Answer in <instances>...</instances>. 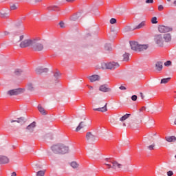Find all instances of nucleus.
I'll list each match as a JSON object with an SVG mask.
<instances>
[{"label":"nucleus","mask_w":176,"mask_h":176,"mask_svg":"<svg viewBox=\"0 0 176 176\" xmlns=\"http://www.w3.org/2000/svg\"><path fill=\"white\" fill-rule=\"evenodd\" d=\"M132 101H137V95H133L131 96Z\"/></svg>","instance_id":"43"},{"label":"nucleus","mask_w":176,"mask_h":176,"mask_svg":"<svg viewBox=\"0 0 176 176\" xmlns=\"http://www.w3.org/2000/svg\"><path fill=\"white\" fill-rule=\"evenodd\" d=\"M129 54H124L123 55V60L124 61H129Z\"/></svg>","instance_id":"34"},{"label":"nucleus","mask_w":176,"mask_h":176,"mask_svg":"<svg viewBox=\"0 0 176 176\" xmlns=\"http://www.w3.org/2000/svg\"><path fill=\"white\" fill-rule=\"evenodd\" d=\"M0 163L3 164H6V163H9V158L6 156L0 155Z\"/></svg>","instance_id":"18"},{"label":"nucleus","mask_w":176,"mask_h":176,"mask_svg":"<svg viewBox=\"0 0 176 176\" xmlns=\"http://www.w3.org/2000/svg\"><path fill=\"white\" fill-rule=\"evenodd\" d=\"M90 82H97V80H100V76L98 75H93L89 77Z\"/></svg>","instance_id":"20"},{"label":"nucleus","mask_w":176,"mask_h":176,"mask_svg":"<svg viewBox=\"0 0 176 176\" xmlns=\"http://www.w3.org/2000/svg\"><path fill=\"white\" fill-rule=\"evenodd\" d=\"M90 157H92V158L94 157H93V153H91V154H90Z\"/></svg>","instance_id":"54"},{"label":"nucleus","mask_w":176,"mask_h":176,"mask_svg":"<svg viewBox=\"0 0 176 176\" xmlns=\"http://www.w3.org/2000/svg\"><path fill=\"white\" fill-rule=\"evenodd\" d=\"M175 158L176 159V155H175Z\"/></svg>","instance_id":"59"},{"label":"nucleus","mask_w":176,"mask_h":176,"mask_svg":"<svg viewBox=\"0 0 176 176\" xmlns=\"http://www.w3.org/2000/svg\"><path fill=\"white\" fill-rule=\"evenodd\" d=\"M104 49H105V50H111V49H112V48L111 47L110 44H106L104 46Z\"/></svg>","instance_id":"38"},{"label":"nucleus","mask_w":176,"mask_h":176,"mask_svg":"<svg viewBox=\"0 0 176 176\" xmlns=\"http://www.w3.org/2000/svg\"><path fill=\"white\" fill-rule=\"evenodd\" d=\"M171 79V78H163L161 80V84H164L166 85V83H168V82L170 81V80Z\"/></svg>","instance_id":"30"},{"label":"nucleus","mask_w":176,"mask_h":176,"mask_svg":"<svg viewBox=\"0 0 176 176\" xmlns=\"http://www.w3.org/2000/svg\"><path fill=\"white\" fill-rule=\"evenodd\" d=\"M21 93H23V89H15L8 91L7 94H8V96H19V94H21Z\"/></svg>","instance_id":"8"},{"label":"nucleus","mask_w":176,"mask_h":176,"mask_svg":"<svg viewBox=\"0 0 176 176\" xmlns=\"http://www.w3.org/2000/svg\"><path fill=\"white\" fill-rule=\"evenodd\" d=\"M140 44L138 42L135 41H131L130 42V46L131 47L132 50H134L135 52H138V46Z\"/></svg>","instance_id":"12"},{"label":"nucleus","mask_w":176,"mask_h":176,"mask_svg":"<svg viewBox=\"0 0 176 176\" xmlns=\"http://www.w3.org/2000/svg\"><path fill=\"white\" fill-rule=\"evenodd\" d=\"M112 164V170L114 171H119V170H121V168H123V164L118 162L117 161H113L111 162Z\"/></svg>","instance_id":"6"},{"label":"nucleus","mask_w":176,"mask_h":176,"mask_svg":"<svg viewBox=\"0 0 176 176\" xmlns=\"http://www.w3.org/2000/svg\"><path fill=\"white\" fill-rule=\"evenodd\" d=\"M104 164L107 166V170H111V168H112V165L111 164L104 163Z\"/></svg>","instance_id":"37"},{"label":"nucleus","mask_w":176,"mask_h":176,"mask_svg":"<svg viewBox=\"0 0 176 176\" xmlns=\"http://www.w3.org/2000/svg\"><path fill=\"white\" fill-rule=\"evenodd\" d=\"M4 34L5 35H9V32H5Z\"/></svg>","instance_id":"52"},{"label":"nucleus","mask_w":176,"mask_h":176,"mask_svg":"<svg viewBox=\"0 0 176 176\" xmlns=\"http://www.w3.org/2000/svg\"><path fill=\"white\" fill-rule=\"evenodd\" d=\"M38 109L40 113H41V115H47V111H46L45 110V108H43V107H42V105L39 104V105L38 106Z\"/></svg>","instance_id":"22"},{"label":"nucleus","mask_w":176,"mask_h":176,"mask_svg":"<svg viewBox=\"0 0 176 176\" xmlns=\"http://www.w3.org/2000/svg\"><path fill=\"white\" fill-rule=\"evenodd\" d=\"M51 149L52 152H54V153H56V155H65V153H68V151H69V147L65 146V144H58L52 146L51 147Z\"/></svg>","instance_id":"2"},{"label":"nucleus","mask_w":176,"mask_h":176,"mask_svg":"<svg viewBox=\"0 0 176 176\" xmlns=\"http://www.w3.org/2000/svg\"><path fill=\"white\" fill-rule=\"evenodd\" d=\"M67 2H74L75 0H66Z\"/></svg>","instance_id":"51"},{"label":"nucleus","mask_w":176,"mask_h":176,"mask_svg":"<svg viewBox=\"0 0 176 176\" xmlns=\"http://www.w3.org/2000/svg\"><path fill=\"white\" fill-rule=\"evenodd\" d=\"M36 127V122H33L26 127L27 133H34Z\"/></svg>","instance_id":"9"},{"label":"nucleus","mask_w":176,"mask_h":176,"mask_svg":"<svg viewBox=\"0 0 176 176\" xmlns=\"http://www.w3.org/2000/svg\"><path fill=\"white\" fill-rule=\"evenodd\" d=\"M24 39V35H21L19 37V41H23Z\"/></svg>","instance_id":"49"},{"label":"nucleus","mask_w":176,"mask_h":176,"mask_svg":"<svg viewBox=\"0 0 176 176\" xmlns=\"http://www.w3.org/2000/svg\"><path fill=\"white\" fill-rule=\"evenodd\" d=\"M166 140L168 142H174V141H176L175 136H168L166 138Z\"/></svg>","instance_id":"25"},{"label":"nucleus","mask_w":176,"mask_h":176,"mask_svg":"<svg viewBox=\"0 0 176 176\" xmlns=\"http://www.w3.org/2000/svg\"><path fill=\"white\" fill-rule=\"evenodd\" d=\"M163 9H164V8L163 7L162 5H160L158 6V10H160V12H162V10H163Z\"/></svg>","instance_id":"44"},{"label":"nucleus","mask_w":176,"mask_h":176,"mask_svg":"<svg viewBox=\"0 0 176 176\" xmlns=\"http://www.w3.org/2000/svg\"><path fill=\"white\" fill-rule=\"evenodd\" d=\"M33 42H34V40L26 39L20 43V47L24 48V47H28V46H31V47H32Z\"/></svg>","instance_id":"5"},{"label":"nucleus","mask_w":176,"mask_h":176,"mask_svg":"<svg viewBox=\"0 0 176 176\" xmlns=\"http://www.w3.org/2000/svg\"><path fill=\"white\" fill-rule=\"evenodd\" d=\"M48 10H49L50 12H53V11H54V10H57V6H50V7L48 8Z\"/></svg>","instance_id":"32"},{"label":"nucleus","mask_w":176,"mask_h":176,"mask_svg":"<svg viewBox=\"0 0 176 176\" xmlns=\"http://www.w3.org/2000/svg\"><path fill=\"white\" fill-rule=\"evenodd\" d=\"M11 123H19V124H24L25 121L23 118H17L16 120H11Z\"/></svg>","instance_id":"19"},{"label":"nucleus","mask_w":176,"mask_h":176,"mask_svg":"<svg viewBox=\"0 0 176 176\" xmlns=\"http://www.w3.org/2000/svg\"><path fill=\"white\" fill-rule=\"evenodd\" d=\"M119 63L116 62L104 63L102 64L103 69H116V68H119Z\"/></svg>","instance_id":"4"},{"label":"nucleus","mask_w":176,"mask_h":176,"mask_svg":"<svg viewBox=\"0 0 176 176\" xmlns=\"http://www.w3.org/2000/svg\"><path fill=\"white\" fill-rule=\"evenodd\" d=\"M70 166L72 167V168H78V167H79V164H78L76 162H72L70 163Z\"/></svg>","instance_id":"28"},{"label":"nucleus","mask_w":176,"mask_h":176,"mask_svg":"<svg viewBox=\"0 0 176 176\" xmlns=\"http://www.w3.org/2000/svg\"><path fill=\"white\" fill-rule=\"evenodd\" d=\"M123 126H126V124L124 123V124H123Z\"/></svg>","instance_id":"57"},{"label":"nucleus","mask_w":176,"mask_h":176,"mask_svg":"<svg viewBox=\"0 0 176 176\" xmlns=\"http://www.w3.org/2000/svg\"><path fill=\"white\" fill-rule=\"evenodd\" d=\"M119 89H120V90H126V87H124V86H120L119 87Z\"/></svg>","instance_id":"48"},{"label":"nucleus","mask_w":176,"mask_h":176,"mask_svg":"<svg viewBox=\"0 0 176 176\" xmlns=\"http://www.w3.org/2000/svg\"><path fill=\"white\" fill-rule=\"evenodd\" d=\"M164 65H165L166 67H168L169 65H171V61L168 60V61L165 62V63H164Z\"/></svg>","instance_id":"41"},{"label":"nucleus","mask_w":176,"mask_h":176,"mask_svg":"<svg viewBox=\"0 0 176 176\" xmlns=\"http://www.w3.org/2000/svg\"><path fill=\"white\" fill-rule=\"evenodd\" d=\"M131 116V114L126 113L122 117L120 118V122H124V120H127Z\"/></svg>","instance_id":"23"},{"label":"nucleus","mask_w":176,"mask_h":176,"mask_svg":"<svg viewBox=\"0 0 176 176\" xmlns=\"http://www.w3.org/2000/svg\"><path fill=\"white\" fill-rule=\"evenodd\" d=\"M173 5L176 6V0L173 2Z\"/></svg>","instance_id":"53"},{"label":"nucleus","mask_w":176,"mask_h":176,"mask_svg":"<svg viewBox=\"0 0 176 176\" xmlns=\"http://www.w3.org/2000/svg\"><path fill=\"white\" fill-rule=\"evenodd\" d=\"M155 43L157 46L162 47L163 45H164L165 42H170L171 41V34H158L155 36L154 38Z\"/></svg>","instance_id":"1"},{"label":"nucleus","mask_w":176,"mask_h":176,"mask_svg":"<svg viewBox=\"0 0 176 176\" xmlns=\"http://www.w3.org/2000/svg\"><path fill=\"white\" fill-rule=\"evenodd\" d=\"M86 127V123L85 122H80V124H78V126L76 127V131H80V130H82V129H85Z\"/></svg>","instance_id":"17"},{"label":"nucleus","mask_w":176,"mask_h":176,"mask_svg":"<svg viewBox=\"0 0 176 176\" xmlns=\"http://www.w3.org/2000/svg\"><path fill=\"white\" fill-rule=\"evenodd\" d=\"M0 16L3 19H5V17H8V16H9V12L2 11V12H0Z\"/></svg>","instance_id":"29"},{"label":"nucleus","mask_w":176,"mask_h":176,"mask_svg":"<svg viewBox=\"0 0 176 176\" xmlns=\"http://www.w3.org/2000/svg\"><path fill=\"white\" fill-rule=\"evenodd\" d=\"M158 30L160 32H170L173 31V27L171 26H164V25H160L158 27Z\"/></svg>","instance_id":"7"},{"label":"nucleus","mask_w":176,"mask_h":176,"mask_svg":"<svg viewBox=\"0 0 176 176\" xmlns=\"http://www.w3.org/2000/svg\"><path fill=\"white\" fill-rule=\"evenodd\" d=\"M101 104H102V102H100L99 105L100 107H102L94 109V111H98V112H107V111H108V108L107 107V105H108V104L104 103V105Z\"/></svg>","instance_id":"10"},{"label":"nucleus","mask_w":176,"mask_h":176,"mask_svg":"<svg viewBox=\"0 0 176 176\" xmlns=\"http://www.w3.org/2000/svg\"><path fill=\"white\" fill-rule=\"evenodd\" d=\"M17 175V174H16V172H13L12 174H11V176H16Z\"/></svg>","instance_id":"50"},{"label":"nucleus","mask_w":176,"mask_h":176,"mask_svg":"<svg viewBox=\"0 0 176 176\" xmlns=\"http://www.w3.org/2000/svg\"><path fill=\"white\" fill-rule=\"evenodd\" d=\"M19 8V6L16 4H13L10 6L11 10H16Z\"/></svg>","instance_id":"35"},{"label":"nucleus","mask_w":176,"mask_h":176,"mask_svg":"<svg viewBox=\"0 0 176 176\" xmlns=\"http://www.w3.org/2000/svg\"><path fill=\"white\" fill-rule=\"evenodd\" d=\"M60 74L59 72H56L54 74V77L52 78V81L54 83L56 84V83H58V79H60Z\"/></svg>","instance_id":"15"},{"label":"nucleus","mask_w":176,"mask_h":176,"mask_svg":"<svg viewBox=\"0 0 176 176\" xmlns=\"http://www.w3.org/2000/svg\"><path fill=\"white\" fill-rule=\"evenodd\" d=\"M99 90L100 91H103V93H108V91H111V89L108 87V85H101Z\"/></svg>","instance_id":"14"},{"label":"nucleus","mask_w":176,"mask_h":176,"mask_svg":"<svg viewBox=\"0 0 176 176\" xmlns=\"http://www.w3.org/2000/svg\"><path fill=\"white\" fill-rule=\"evenodd\" d=\"M116 19L112 18V19L110 20V24H116Z\"/></svg>","instance_id":"40"},{"label":"nucleus","mask_w":176,"mask_h":176,"mask_svg":"<svg viewBox=\"0 0 176 176\" xmlns=\"http://www.w3.org/2000/svg\"><path fill=\"white\" fill-rule=\"evenodd\" d=\"M149 47L148 44L139 45L138 48V52H144V50H146Z\"/></svg>","instance_id":"16"},{"label":"nucleus","mask_w":176,"mask_h":176,"mask_svg":"<svg viewBox=\"0 0 176 176\" xmlns=\"http://www.w3.org/2000/svg\"><path fill=\"white\" fill-rule=\"evenodd\" d=\"M47 71H49L47 68L39 67L36 69V74H37L38 75H41V74H43V72H47Z\"/></svg>","instance_id":"13"},{"label":"nucleus","mask_w":176,"mask_h":176,"mask_svg":"<svg viewBox=\"0 0 176 176\" xmlns=\"http://www.w3.org/2000/svg\"><path fill=\"white\" fill-rule=\"evenodd\" d=\"M151 23L152 24H157V18L156 16H154L151 19Z\"/></svg>","instance_id":"33"},{"label":"nucleus","mask_w":176,"mask_h":176,"mask_svg":"<svg viewBox=\"0 0 176 176\" xmlns=\"http://www.w3.org/2000/svg\"><path fill=\"white\" fill-rule=\"evenodd\" d=\"M175 98L176 99V95H175Z\"/></svg>","instance_id":"60"},{"label":"nucleus","mask_w":176,"mask_h":176,"mask_svg":"<svg viewBox=\"0 0 176 176\" xmlns=\"http://www.w3.org/2000/svg\"><path fill=\"white\" fill-rule=\"evenodd\" d=\"M155 69L157 71H162V69H163V63L162 62H157L156 64H155Z\"/></svg>","instance_id":"21"},{"label":"nucleus","mask_w":176,"mask_h":176,"mask_svg":"<svg viewBox=\"0 0 176 176\" xmlns=\"http://www.w3.org/2000/svg\"><path fill=\"white\" fill-rule=\"evenodd\" d=\"M36 1V2H41V1H42V0H35Z\"/></svg>","instance_id":"55"},{"label":"nucleus","mask_w":176,"mask_h":176,"mask_svg":"<svg viewBox=\"0 0 176 176\" xmlns=\"http://www.w3.org/2000/svg\"><path fill=\"white\" fill-rule=\"evenodd\" d=\"M167 175L168 176H173L174 175V173L173 172V170H169L167 172Z\"/></svg>","instance_id":"42"},{"label":"nucleus","mask_w":176,"mask_h":176,"mask_svg":"<svg viewBox=\"0 0 176 176\" xmlns=\"http://www.w3.org/2000/svg\"><path fill=\"white\" fill-rule=\"evenodd\" d=\"M147 148L149 149V151H153L155 149V144L148 146Z\"/></svg>","instance_id":"36"},{"label":"nucleus","mask_w":176,"mask_h":176,"mask_svg":"<svg viewBox=\"0 0 176 176\" xmlns=\"http://www.w3.org/2000/svg\"><path fill=\"white\" fill-rule=\"evenodd\" d=\"M87 141H89V142H94L97 140V138L96 135H93L91 132H88L86 135Z\"/></svg>","instance_id":"11"},{"label":"nucleus","mask_w":176,"mask_h":176,"mask_svg":"<svg viewBox=\"0 0 176 176\" xmlns=\"http://www.w3.org/2000/svg\"><path fill=\"white\" fill-rule=\"evenodd\" d=\"M21 74H23V71L21 70V69H16L14 71L13 76H17L19 75H21Z\"/></svg>","instance_id":"24"},{"label":"nucleus","mask_w":176,"mask_h":176,"mask_svg":"<svg viewBox=\"0 0 176 176\" xmlns=\"http://www.w3.org/2000/svg\"><path fill=\"white\" fill-rule=\"evenodd\" d=\"M59 25L61 28H64V27H65L64 22H60Z\"/></svg>","instance_id":"45"},{"label":"nucleus","mask_w":176,"mask_h":176,"mask_svg":"<svg viewBox=\"0 0 176 176\" xmlns=\"http://www.w3.org/2000/svg\"><path fill=\"white\" fill-rule=\"evenodd\" d=\"M146 3H153V0H146Z\"/></svg>","instance_id":"47"},{"label":"nucleus","mask_w":176,"mask_h":176,"mask_svg":"<svg viewBox=\"0 0 176 176\" xmlns=\"http://www.w3.org/2000/svg\"><path fill=\"white\" fill-rule=\"evenodd\" d=\"M144 27H145V21L141 22L135 29L140 30V28H144Z\"/></svg>","instance_id":"27"},{"label":"nucleus","mask_w":176,"mask_h":176,"mask_svg":"<svg viewBox=\"0 0 176 176\" xmlns=\"http://www.w3.org/2000/svg\"><path fill=\"white\" fill-rule=\"evenodd\" d=\"M46 170H41L36 173V176H45Z\"/></svg>","instance_id":"26"},{"label":"nucleus","mask_w":176,"mask_h":176,"mask_svg":"<svg viewBox=\"0 0 176 176\" xmlns=\"http://www.w3.org/2000/svg\"><path fill=\"white\" fill-rule=\"evenodd\" d=\"M90 89H93V87H90Z\"/></svg>","instance_id":"58"},{"label":"nucleus","mask_w":176,"mask_h":176,"mask_svg":"<svg viewBox=\"0 0 176 176\" xmlns=\"http://www.w3.org/2000/svg\"><path fill=\"white\" fill-rule=\"evenodd\" d=\"M28 89L30 91H34L35 90V87H34V85L30 83L28 85Z\"/></svg>","instance_id":"31"},{"label":"nucleus","mask_w":176,"mask_h":176,"mask_svg":"<svg viewBox=\"0 0 176 176\" xmlns=\"http://www.w3.org/2000/svg\"><path fill=\"white\" fill-rule=\"evenodd\" d=\"M44 41L39 39H34L32 45V49L35 52H42L43 50Z\"/></svg>","instance_id":"3"},{"label":"nucleus","mask_w":176,"mask_h":176,"mask_svg":"<svg viewBox=\"0 0 176 176\" xmlns=\"http://www.w3.org/2000/svg\"><path fill=\"white\" fill-rule=\"evenodd\" d=\"M168 2H171V0H167Z\"/></svg>","instance_id":"56"},{"label":"nucleus","mask_w":176,"mask_h":176,"mask_svg":"<svg viewBox=\"0 0 176 176\" xmlns=\"http://www.w3.org/2000/svg\"><path fill=\"white\" fill-rule=\"evenodd\" d=\"M140 96L142 100H144V98H145V96H144V94H142V92L140 93Z\"/></svg>","instance_id":"46"},{"label":"nucleus","mask_w":176,"mask_h":176,"mask_svg":"<svg viewBox=\"0 0 176 176\" xmlns=\"http://www.w3.org/2000/svg\"><path fill=\"white\" fill-rule=\"evenodd\" d=\"M16 28L17 29L20 28V30H24V26L23 25L22 23H19V25H16Z\"/></svg>","instance_id":"39"}]
</instances>
